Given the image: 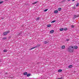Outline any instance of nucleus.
I'll list each match as a JSON object with an SVG mask.
<instances>
[{
    "label": "nucleus",
    "mask_w": 79,
    "mask_h": 79,
    "mask_svg": "<svg viewBox=\"0 0 79 79\" xmlns=\"http://www.w3.org/2000/svg\"><path fill=\"white\" fill-rule=\"evenodd\" d=\"M68 50L69 52H73V51H74V49H73V47L72 46L69 47Z\"/></svg>",
    "instance_id": "f257e3e1"
},
{
    "label": "nucleus",
    "mask_w": 79,
    "mask_h": 79,
    "mask_svg": "<svg viewBox=\"0 0 79 79\" xmlns=\"http://www.w3.org/2000/svg\"><path fill=\"white\" fill-rule=\"evenodd\" d=\"M10 31H7L6 32H5L3 33V34L4 35H7L8 34H9L10 33Z\"/></svg>",
    "instance_id": "f03ea898"
},
{
    "label": "nucleus",
    "mask_w": 79,
    "mask_h": 79,
    "mask_svg": "<svg viewBox=\"0 0 79 79\" xmlns=\"http://www.w3.org/2000/svg\"><path fill=\"white\" fill-rule=\"evenodd\" d=\"M73 47V48L74 49H77V48H78V47L77 46H72Z\"/></svg>",
    "instance_id": "7ed1b4c3"
},
{
    "label": "nucleus",
    "mask_w": 79,
    "mask_h": 79,
    "mask_svg": "<svg viewBox=\"0 0 79 79\" xmlns=\"http://www.w3.org/2000/svg\"><path fill=\"white\" fill-rule=\"evenodd\" d=\"M37 46H35V47H32L31 49H30V50H33V49H34L35 48H37Z\"/></svg>",
    "instance_id": "20e7f679"
},
{
    "label": "nucleus",
    "mask_w": 79,
    "mask_h": 79,
    "mask_svg": "<svg viewBox=\"0 0 79 79\" xmlns=\"http://www.w3.org/2000/svg\"><path fill=\"white\" fill-rule=\"evenodd\" d=\"M54 32V30H52L50 31V33L51 34H53Z\"/></svg>",
    "instance_id": "39448f33"
},
{
    "label": "nucleus",
    "mask_w": 79,
    "mask_h": 79,
    "mask_svg": "<svg viewBox=\"0 0 79 79\" xmlns=\"http://www.w3.org/2000/svg\"><path fill=\"white\" fill-rule=\"evenodd\" d=\"M77 17H78L77 15H74V17L73 18V19H75V18H77Z\"/></svg>",
    "instance_id": "423d86ee"
},
{
    "label": "nucleus",
    "mask_w": 79,
    "mask_h": 79,
    "mask_svg": "<svg viewBox=\"0 0 79 79\" xmlns=\"http://www.w3.org/2000/svg\"><path fill=\"white\" fill-rule=\"evenodd\" d=\"M73 68V65H70L69 66V68Z\"/></svg>",
    "instance_id": "0eeeda50"
},
{
    "label": "nucleus",
    "mask_w": 79,
    "mask_h": 79,
    "mask_svg": "<svg viewBox=\"0 0 79 79\" xmlns=\"http://www.w3.org/2000/svg\"><path fill=\"white\" fill-rule=\"evenodd\" d=\"M23 75H24V76H26V75H27V72H25L24 73H23Z\"/></svg>",
    "instance_id": "6e6552de"
},
{
    "label": "nucleus",
    "mask_w": 79,
    "mask_h": 79,
    "mask_svg": "<svg viewBox=\"0 0 79 79\" xmlns=\"http://www.w3.org/2000/svg\"><path fill=\"white\" fill-rule=\"evenodd\" d=\"M61 48L62 49H64L65 48V46L64 45H63L61 47Z\"/></svg>",
    "instance_id": "1a4fd4ad"
},
{
    "label": "nucleus",
    "mask_w": 79,
    "mask_h": 79,
    "mask_svg": "<svg viewBox=\"0 0 79 79\" xmlns=\"http://www.w3.org/2000/svg\"><path fill=\"white\" fill-rule=\"evenodd\" d=\"M63 30H64V28H61L60 29V31H63Z\"/></svg>",
    "instance_id": "9d476101"
},
{
    "label": "nucleus",
    "mask_w": 79,
    "mask_h": 79,
    "mask_svg": "<svg viewBox=\"0 0 79 79\" xmlns=\"http://www.w3.org/2000/svg\"><path fill=\"white\" fill-rule=\"evenodd\" d=\"M62 70L61 69H59L58 70V73H60V72H62Z\"/></svg>",
    "instance_id": "9b49d317"
},
{
    "label": "nucleus",
    "mask_w": 79,
    "mask_h": 79,
    "mask_svg": "<svg viewBox=\"0 0 79 79\" xmlns=\"http://www.w3.org/2000/svg\"><path fill=\"white\" fill-rule=\"evenodd\" d=\"M58 12V11L57 10H55L54 11V13H57Z\"/></svg>",
    "instance_id": "f8f14e48"
},
{
    "label": "nucleus",
    "mask_w": 79,
    "mask_h": 79,
    "mask_svg": "<svg viewBox=\"0 0 79 79\" xmlns=\"http://www.w3.org/2000/svg\"><path fill=\"white\" fill-rule=\"evenodd\" d=\"M40 19V17H38L36 18V21H38V20H39V19Z\"/></svg>",
    "instance_id": "ddd939ff"
},
{
    "label": "nucleus",
    "mask_w": 79,
    "mask_h": 79,
    "mask_svg": "<svg viewBox=\"0 0 79 79\" xmlns=\"http://www.w3.org/2000/svg\"><path fill=\"white\" fill-rule=\"evenodd\" d=\"M44 44H47L48 43V41H45L44 42Z\"/></svg>",
    "instance_id": "4468645a"
},
{
    "label": "nucleus",
    "mask_w": 79,
    "mask_h": 79,
    "mask_svg": "<svg viewBox=\"0 0 79 79\" xmlns=\"http://www.w3.org/2000/svg\"><path fill=\"white\" fill-rule=\"evenodd\" d=\"M61 8H58V11H61Z\"/></svg>",
    "instance_id": "2eb2a0df"
},
{
    "label": "nucleus",
    "mask_w": 79,
    "mask_h": 79,
    "mask_svg": "<svg viewBox=\"0 0 79 79\" xmlns=\"http://www.w3.org/2000/svg\"><path fill=\"white\" fill-rule=\"evenodd\" d=\"M30 76H31V74H30V73H29V74H27V77H29Z\"/></svg>",
    "instance_id": "dca6fc26"
},
{
    "label": "nucleus",
    "mask_w": 79,
    "mask_h": 79,
    "mask_svg": "<svg viewBox=\"0 0 79 79\" xmlns=\"http://www.w3.org/2000/svg\"><path fill=\"white\" fill-rule=\"evenodd\" d=\"M55 22H56V20H53L52 22H51V23H55Z\"/></svg>",
    "instance_id": "f3484780"
},
{
    "label": "nucleus",
    "mask_w": 79,
    "mask_h": 79,
    "mask_svg": "<svg viewBox=\"0 0 79 79\" xmlns=\"http://www.w3.org/2000/svg\"><path fill=\"white\" fill-rule=\"evenodd\" d=\"M47 27H51V25H47Z\"/></svg>",
    "instance_id": "a211bd4d"
},
{
    "label": "nucleus",
    "mask_w": 79,
    "mask_h": 79,
    "mask_svg": "<svg viewBox=\"0 0 79 79\" xmlns=\"http://www.w3.org/2000/svg\"><path fill=\"white\" fill-rule=\"evenodd\" d=\"M3 52H6L7 51L6 50H4L3 51Z\"/></svg>",
    "instance_id": "6ab92c4d"
},
{
    "label": "nucleus",
    "mask_w": 79,
    "mask_h": 79,
    "mask_svg": "<svg viewBox=\"0 0 79 79\" xmlns=\"http://www.w3.org/2000/svg\"><path fill=\"white\" fill-rule=\"evenodd\" d=\"M79 3H77V4L76 5V6H79Z\"/></svg>",
    "instance_id": "aec40b11"
},
{
    "label": "nucleus",
    "mask_w": 79,
    "mask_h": 79,
    "mask_svg": "<svg viewBox=\"0 0 79 79\" xmlns=\"http://www.w3.org/2000/svg\"><path fill=\"white\" fill-rule=\"evenodd\" d=\"M3 3V1L0 2V4H2V3Z\"/></svg>",
    "instance_id": "412c9836"
},
{
    "label": "nucleus",
    "mask_w": 79,
    "mask_h": 79,
    "mask_svg": "<svg viewBox=\"0 0 79 79\" xmlns=\"http://www.w3.org/2000/svg\"><path fill=\"white\" fill-rule=\"evenodd\" d=\"M48 11V9H45L44 10V11Z\"/></svg>",
    "instance_id": "4be33fe9"
},
{
    "label": "nucleus",
    "mask_w": 79,
    "mask_h": 79,
    "mask_svg": "<svg viewBox=\"0 0 79 79\" xmlns=\"http://www.w3.org/2000/svg\"><path fill=\"white\" fill-rule=\"evenodd\" d=\"M71 27H74V25H71Z\"/></svg>",
    "instance_id": "5701e85b"
},
{
    "label": "nucleus",
    "mask_w": 79,
    "mask_h": 79,
    "mask_svg": "<svg viewBox=\"0 0 79 79\" xmlns=\"http://www.w3.org/2000/svg\"><path fill=\"white\" fill-rule=\"evenodd\" d=\"M64 31H66V30H67V28H64Z\"/></svg>",
    "instance_id": "b1692460"
},
{
    "label": "nucleus",
    "mask_w": 79,
    "mask_h": 79,
    "mask_svg": "<svg viewBox=\"0 0 79 79\" xmlns=\"http://www.w3.org/2000/svg\"><path fill=\"white\" fill-rule=\"evenodd\" d=\"M69 39H68L66 40L67 41H69Z\"/></svg>",
    "instance_id": "393cba45"
},
{
    "label": "nucleus",
    "mask_w": 79,
    "mask_h": 79,
    "mask_svg": "<svg viewBox=\"0 0 79 79\" xmlns=\"http://www.w3.org/2000/svg\"><path fill=\"white\" fill-rule=\"evenodd\" d=\"M37 46H38V47H39V46H40V44H38V45H37Z\"/></svg>",
    "instance_id": "a878e982"
},
{
    "label": "nucleus",
    "mask_w": 79,
    "mask_h": 79,
    "mask_svg": "<svg viewBox=\"0 0 79 79\" xmlns=\"http://www.w3.org/2000/svg\"><path fill=\"white\" fill-rule=\"evenodd\" d=\"M6 39V37H4L3 38V39Z\"/></svg>",
    "instance_id": "bb28decb"
},
{
    "label": "nucleus",
    "mask_w": 79,
    "mask_h": 79,
    "mask_svg": "<svg viewBox=\"0 0 79 79\" xmlns=\"http://www.w3.org/2000/svg\"><path fill=\"white\" fill-rule=\"evenodd\" d=\"M36 3H35V2H34V3H33V5H35V4Z\"/></svg>",
    "instance_id": "cd10ccee"
},
{
    "label": "nucleus",
    "mask_w": 79,
    "mask_h": 79,
    "mask_svg": "<svg viewBox=\"0 0 79 79\" xmlns=\"http://www.w3.org/2000/svg\"><path fill=\"white\" fill-rule=\"evenodd\" d=\"M35 3H37V2H35Z\"/></svg>",
    "instance_id": "c85d7f7f"
},
{
    "label": "nucleus",
    "mask_w": 79,
    "mask_h": 79,
    "mask_svg": "<svg viewBox=\"0 0 79 79\" xmlns=\"http://www.w3.org/2000/svg\"><path fill=\"white\" fill-rule=\"evenodd\" d=\"M75 0H73L72 1H73V2H74V1H75Z\"/></svg>",
    "instance_id": "c756f323"
},
{
    "label": "nucleus",
    "mask_w": 79,
    "mask_h": 79,
    "mask_svg": "<svg viewBox=\"0 0 79 79\" xmlns=\"http://www.w3.org/2000/svg\"><path fill=\"white\" fill-rule=\"evenodd\" d=\"M1 18L2 19H4V18Z\"/></svg>",
    "instance_id": "7c9ffc66"
},
{
    "label": "nucleus",
    "mask_w": 79,
    "mask_h": 79,
    "mask_svg": "<svg viewBox=\"0 0 79 79\" xmlns=\"http://www.w3.org/2000/svg\"><path fill=\"white\" fill-rule=\"evenodd\" d=\"M68 0V1H70V0Z\"/></svg>",
    "instance_id": "2f4dec72"
},
{
    "label": "nucleus",
    "mask_w": 79,
    "mask_h": 79,
    "mask_svg": "<svg viewBox=\"0 0 79 79\" xmlns=\"http://www.w3.org/2000/svg\"><path fill=\"white\" fill-rule=\"evenodd\" d=\"M1 0H0V1H1Z\"/></svg>",
    "instance_id": "473e14b6"
}]
</instances>
